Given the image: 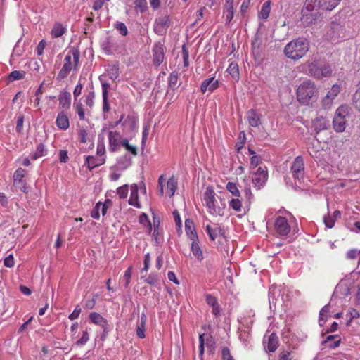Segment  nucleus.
<instances>
[{"label":"nucleus","instance_id":"1","mask_svg":"<svg viewBox=\"0 0 360 360\" xmlns=\"http://www.w3.org/2000/svg\"><path fill=\"white\" fill-rule=\"evenodd\" d=\"M225 193L219 191L216 193L212 187H207L203 194V203L208 212L216 216H224L225 213Z\"/></svg>","mask_w":360,"mask_h":360},{"label":"nucleus","instance_id":"2","mask_svg":"<svg viewBox=\"0 0 360 360\" xmlns=\"http://www.w3.org/2000/svg\"><path fill=\"white\" fill-rule=\"evenodd\" d=\"M319 96V90L314 82L306 79L297 87V98L300 103L304 105L315 103Z\"/></svg>","mask_w":360,"mask_h":360},{"label":"nucleus","instance_id":"3","mask_svg":"<svg viewBox=\"0 0 360 360\" xmlns=\"http://www.w3.org/2000/svg\"><path fill=\"white\" fill-rule=\"evenodd\" d=\"M80 52L77 48L72 47L66 53L63 66L56 79L61 81L66 78L71 71L77 72L79 66Z\"/></svg>","mask_w":360,"mask_h":360},{"label":"nucleus","instance_id":"4","mask_svg":"<svg viewBox=\"0 0 360 360\" xmlns=\"http://www.w3.org/2000/svg\"><path fill=\"white\" fill-rule=\"evenodd\" d=\"M309 44L307 39L299 37L290 41L284 48L285 55L292 60L302 58L309 51Z\"/></svg>","mask_w":360,"mask_h":360},{"label":"nucleus","instance_id":"5","mask_svg":"<svg viewBox=\"0 0 360 360\" xmlns=\"http://www.w3.org/2000/svg\"><path fill=\"white\" fill-rule=\"evenodd\" d=\"M303 70L309 75L319 79L330 77L332 74L331 68L328 64L321 63L316 60L304 63Z\"/></svg>","mask_w":360,"mask_h":360},{"label":"nucleus","instance_id":"6","mask_svg":"<svg viewBox=\"0 0 360 360\" xmlns=\"http://www.w3.org/2000/svg\"><path fill=\"white\" fill-rule=\"evenodd\" d=\"M241 186L236 182H228L226 184V190L231 195H226L229 198V205L236 212H240L242 209V202L243 200L240 188Z\"/></svg>","mask_w":360,"mask_h":360},{"label":"nucleus","instance_id":"7","mask_svg":"<svg viewBox=\"0 0 360 360\" xmlns=\"http://www.w3.org/2000/svg\"><path fill=\"white\" fill-rule=\"evenodd\" d=\"M316 6L313 2L306 0L305 4L302 9L301 21L304 25L312 24L318 18L319 12Z\"/></svg>","mask_w":360,"mask_h":360},{"label":"nucleus","instance_id":"8","mask_svg":"<svg viewBox=\"0 0 360 360\" xmlns=\"http://www.w3.org/2000/svg\"><path fill=\"white\" fill-rule=\"evenodd\" d=\"M348 115L349 108L347 105H341L336 110L333 120V129L336 132H343L345 130Z\"/></svg>","mask_w":360,"mask_h":360},{"label":"nucleus","instance_id":"9","mask_svg":"<svg viewBox=\"0 0 360 360\" xmlns=\"http://www.w3.org/2000/svg\"><path fill=\"white\" fill-rule=\"evenodd\" d=\"M122 46L123 44L121 41L115 39L112 37H108L101 42L102 51L108 55L120 53Z\"/></svg>","mask_w":360,"mask_h":360},{"label":"nucleus","instance_id":"10","mask_svg":"<svg viewBox=\"0 0 360 360\" xmlns=\"http://www.w3.org/2000/svg\"><path fill=\"white\" fill-rule=\"evenodd\" d=\"M252 183L254 186L260 189L264 186L268 179V172L266 167H259L255 171H252Z\"/></svg>","mask_w":360,"mask_h":360},{"label":"nucleus","instance_id":"11","mask_svg":"<svg viewBox=\"0 0 360 360\" xmlns=\"http://www.w3.org/2000/svg\"><path fill=\"white\" fill-rule=\"evenodd\" d=\"M340 92V86L338 84L332 86L327 94L322 98L321 104L324 109H329L332 106L334 100Z\"/></svg>","mask_w":360,"mask_h":360},{"label":"nucleus","instance_id":"12","mask_svg":"<svg viewBox=\"0 0 360 360\" xmlns=\"http://www.w3.org/2000/svg\"><path fill=\"white\" fill-rule=\"evenodd\" d=\"M169 25L170 18L169 15H165L158 17L154 22V32L159 35H162L166 32Z\"/></svg>","mask_w":360,"mask_h":360},{"label":"nucleus","instance_id":"13","mask_svg":"<svg viewBox=\"0 0 360 360\" xmlns=\"http://www.w3.org/2000/svg\"><path fill=\"white\" fill-rule=\"evenodd\" d=\"M274 229L276 234L280 236H287L290 231V226L286 218L278 217L274 223Z\"/></svg>","mask_w":360,"mask_h":360},{"label":"nucleus","instance_id":"14","mask_svg":"<svg viewBox=\"0 0 360 360\" xmlns=\"http://www.w3.org/2000/svg\"><path fill=\"white\" fill-rule=\"evenodd\" d=\"M304 161L302 157L297 156L291 166V172L295 179L300 181L304 177Z\"/></svg>","mask_w":360,"mask_h":360},{"label":"nucleus","instance_id":"15","mask_svg":"<svg viewBox=\"0 0 360 360\" xmlns=\"http://www.w3.org/2000/svg\"><path fill=\"white\" fill-rule=\"evenodd\" d=\"M344 31L345 29L342 25L340 23L332 22L330 25V29L327 32V36L330 41H335L340 37H344Z\"/></svg>","mask_w":360,"mask_h":360},{"label":"nucleus","instance_id":"16","mask_svg":"<svg viewBox=\"0 0 360 360\" xmlns=\"http://www.w3.org/2000/svg\"><path fill=\"white\" fill-rule=\"evenodd\" d=\"M125 134L134 132L138 128V120L133 115H129L122 122Z\"/></svg>","mask_w":360,"mask_h":360},{"label":"nucleus","instance_id":"17","mask_svg":"<svg viewBox=\"0 0 360 360\" xmlns=\"http://www.w3.org/2000/svg\"><path fill=\"white\" fill-rule=\"evenodd\" d=\"M341 0H309V2H313L318 8L324 11H332L340 2Z\"/></svg>","mask_w":360,"mask_h":360},{"label":"nucleus","instance_id":"18","mask_svg":"<svg viewBox=\"0 0 360 360\" xmlns=\"http://www.w3.org/2000/svg\"><path fill=\"white\" fill-rule=\"evenodd\" d=\"M219 86V83L215 77H211L205 79L200 86V91L202 94H205L207 91L210 92L214 91Z\"/></svg>","mask_w":360,"mask_h":360},{"label":"nucleus","instance_id":"19","mask_svg":"<svg viewBox=\"0 0 360 360\" xmlns=\"http://www.w3.org/2000/svg\"><path fill=\"white\" fill-rule=\"evenodd\" d=\"M89 319L94 324L101 326L103 329L104 333H108L109 324L107 320L104 319L100 314L96 312L90 313Z\"/></svg>","mask_w":360,"mask_h":360},{"label":"nucleus","instance_id":"20","mask_svg":"<svg viewBox=\"0 0 360 360\" xmlns=\"http://www.w3.org/2000/svg\"><path fill=\"white\" fill-rule=\"evenodd\" d=\"M109 150L110 152H116L121 146L120 134L116 131H110L108 133Z\"/></svg>","mask_w":360,"mask_h":360},{"label":"nucleus","instance_id":"21","mask_svg":"<svg viewBox=\"0 0 360 360\" xmlns=\"http://www.w3.org/2000/svg\"><path fill=\"white\" fill-rule=\"evenodd\" d=\"M330 126V120L326 117L319 116L313 120L312 127L316 133L327 129Z\"/></svg>","mask_w":360,"mask_h":360},{"label":"nucleus","instance_id":"22","mask_svg":"<svg viewBox=\"0 0 360 360\" xmlns=\"http://www.w3.org/2000/svg\"><path fill=\"white\" fill-rule=\"evenodd\" d=\"M262 115L257 110L251 109L247 112L246 119L250 126L252 127H259L261 122Z\"/></svg>","mask_w":360,"mask_h":360},{"label":"nucleus","instance_id":"23","mask_svg":"<svg viewBox=\"0 0 360 360\" xmlns=\"http://www.w3.org/2000/svg\"><path fill=\"white\" fill-rule=\"evenodd\" d=\"M307 150L309 155L315 158L318 159L320 157L321 153L322 151L321 146L320 142L318 139H314L312 141L309 142L307 144Z\"/></svg>","mask_w":360,"mask_h":360},{"label":"nucleus","instance_id":"24","mask_svg":"<svg viewBox=\"0 0 360 360\" xmlns=\"http://www.w3.org/2000/svg\"><path fill=\"white\" fill-rule=\"evenodd\" d=\"M56 124L57 127L61 130H67L70 127V120L69 117L62 110L59 112L57 115L56 120Z\"/></svg>","mask_w":360,"mask_h":360},{"label":"nucleus","instance_id":"25","mask_svg":"<svg viewBox=\"0 0 360 360\" xmlns=\"http://www.w3.org/2000/svg\"><path fill=\"white\" fill-rule=\"evenodd\" d=\"M206 231L212 240H216L217 238L224 237V230L218 226L217 224L207 225Z\"/></svg>","mask_w":360,"mask_h":360},{"label":"nucleus","instance_id":"26","mask_svg":"<svg viewBox=\"0 0 360 360\" xmlns=\"http://www.w3.org/2000/svg\"><path fill=\"white\" fill-rule=\"evenodd\" d=\"M128 202L130 205L136 208L141 207L139 201V186L136 184H132L130 187V197Z\"/></svg>","mask_w":360,"mask_h":360},{"label":"nucleus","instance_id":"27","mask_svg":"<svg viewBox=\"0 0 360 360\" xmlns=\"http://www.w3.org/2000/svg\"><path fill=\"white\" fill-rule=\"evenodd\" d=\"M185 231L188 238L190 240H196L198 239V234L195 228L194 223L191 219L185 221Z\"/></svg>","mask_w":360,"mask_h":360},{"label":"nucleus","instance_id":"28","mask_svg":"<svg viewBox=\"0 0 360 360\" xmlns=\"http://www.w3.org/2000/svg\"><path fill=\"white\" fill-rule=\"evenodd\" d=\"M147 322V316L144 312L141 314L140 320L137 323L136 333L139 338H144L146 337V325Z\"/></svg>","mask_w":360,"mask_h":360},{"label":"nucleus","instance_id":"29","mask_svg":"<svg viewBox=\"0 0 360 360\" xmlns=\"http://www.w3.org/2000/svg\"><path fill=\"white\" fill-rule=\"evenodd\" d=\"M105 160L104 158H96L91 155H88L86 157L85 165L90 169H93L96 167L100 166L104 164Z\"/></svg>","mask_w":360,"mask_h":360},{"label":"nucleus","instance_id":"30","mask_svg":"<svg viewBox=\"0 0 360 360\" xmlns=\"http://www.w3.org/2000/svg\"><path fill=\"white\" fill-rule=\"evenodd\" d=\"M71 94L68 91H63L58 96L59 106L63 109H69L71 105Z\"/></svg>","mask_w":360,"mask_h":360},{"label":"nucleus","instance_id":"31","mask_svg":"<svg viewBox=\"0 0 360 360\" xmlns=\"http://www.w3.org/2000/svg\"><path fill=\"white\" fill-rule=\"evenodd\" d=\"M160 226V221L158 217L153 215V238L155 242L156 245H158L161 242L160 233L159 231Z\"/></svg>","mask_w":360,"mask_h":360},{"label":"nucleus","instance_id":"32","mask_svg":"<svg viewBox=\"0 0 360 360\" xmlns=\"http://www.w3.org/2000/svg\"><path fill=\"white\" fill-rule=\"evenodd\" d=\"M67 31L65 26L59 22H56L53 24L51 31V35L52 38H58L63 36Z\"/></svg>","mask_w":360,"mask_h":360},{"label":"nucleus","instance_id":"33","mask_svg":"<svg viewBox=\"0 0 360 360\" xmlns=\"http://www.w3.org/2000/svg\"><path fill=\"white\" fill-rule=\"evenodd\" d=\"M238 276L237 266L233 264H230L226 267V278L229 279L230 283L233 285L236 282V279Z\"/></svg>","mask_w":360,"mask_h":360},{"label":"nucleus","instance_id":"34","mask_svg":"<svg viewBox=\"0 0 360 360\" xmlns=\"http://www.w3.org/2000/svg\"><path fill=\"white\" fill-rule=\"evenodd\" d=\"M164 59V49L162 46L157 45L153 49V62L154 64L160 65Z\"/></svg>","mask_w":360,"mask_h":360},{"label":"nucleus","instance_id":"35","mask_svg":"<svg viewBox=\"0 0 360 360\" xmlns=\"http://www.w3.org/2000/svg\"><path fill=\"white\" fill-rule=\"evenodd\" d=\"M191 250L194 257L198 260L202 261L203 259L202 250L199 245V240L191 241Z\"/></svg>","mask_w":360,"mask_h":360},{"label":"nucleus","instance_id":"36","mask_svg":"<svg viewBox=\"0 0 360 360\" xmlns=\"http://www.w3.org/2000/svg\"><path fill=\"white\" fill-rule=\"evenodd\" d=\"M341 217V212L339 210H335L332 216H325L323 221L327 228L331 229L334 226L335 222L337 219Z\"/></svg>","mask_w":360,"mask_h":360},{"label":"nucleus","instance_id":"37","mask_svg":"<svg viewBox=\"0 0 360 360\" xmlns=\"http://www.w3.org/2000/svg\"><path fill=\"white\" fill-rule=\"evenodd\" d=\"M177 188V180L176 179L172 176H171L167 182L166 187V193L169 196L172 197Z\"/></svg>","mask_w":360,"mask_h":360},{"label":"nucleus","instance_id":"38","mask_svg":"<svg viewBox=\"0 0 360 360\" xmlns=\"http://www.w3.org/2000/svg\"><path fill=\"white\" fill-rule=\"evenodd\" d=\"M47 154V149L45 145L42 143L37 145L35 151L30 155V158L32 160H36L39 158L44 157Z\"/></svg>","mask_w":360,"mask_h":360},{"label":"nucleus","instance_id":"39","mask_svg":"<svg viewBox=\"0 0 360 360\" xmlns=\"http://www.w3.org/2000/svg\"><path fill=\"white\" fill-rule=\"evenodd\" d=\"M131 165V158L128 155L120 157L117 162L116 167L118 169L124 170Z\"/></svg>","mask_w":360,"mask_h":360},{"label":"nucleus","instance_id":"40","mask_svg":"<svg viewBox=\"0 0 360 360\" xmlns=\"http://www.w3.org/2000/svg\"><path fill=\"white\" fill-rule=\"evenodd\" d=\"M107 75L112 80H115L119 77V66L117 64L109 65L107 68Z\"/></svg>","mask_w":360,"mask_h":360},{"label":"nucleus","instance_id":"41","mask_svg":"<svg viewBox=\"0 0 360 360\" xmlns=\"http://www.w3.org/2000/svg\"><path fill=\"white\" fill-rule=\"evenodd\" d=\"M278 346V337L272 333L268 338L267 342V348L269 352H274Z\"/></svg>","mask_w":360,"mask_h":360},{"label":"nucleus","instance_id":"42","mask_svg":"<svg viewBox=\"0 0 360 360\" xmlns=\"http://www.w3.org/2000/svg\"><path fill=\"white\" fill-rule=\"evenodd\" d=\"M226 71L229 72V75L235 81H237L239 79V69L237 63H230Z\"/></svg>","mask_w":360,"mask_h":360},{"label":"nucleus","instance_id":"43","mask_svg":"<svg viewBox=\"0 0 360 360\" xmlns=\"http://www.w3.org/2000/svg\"><path fill=\"white\" fill-rule=\"evenodd\" d=\"M25 77V72L22 70H13L8 76L9 82L20 80L24 79Z\"/></svg>","mask_w":360,"mask_h":360},{"label":"nucleus","instance_id":"44","mask_svg":"<svg viewBox=\"0 0 360 360\" xmlns=\"http://www.w3.org/2000/svg\"><path fill=\"white\" fill-rule=\"evenodd\" d=\"M330 304L324 306L319 313V323L321 326H323L326 321V319L329 314Z\"/></svg>","mask_w":360,"mask_h":360},{"label":"nucleus","instance_id":"45","mask_svg":"<svg viewBox=\"0 0 360 360\" xmlns=\"http://www.w3.org/2000/svg\"><path fill=\"white\" fill-rule=\"evenodd\" d=\"M271 11V6H270V2L266 1L263 4L261 11L259 14V17L260 18L266 20L268 17L269 16V13Z\"/></svg>","mask_w":360,"mask_h":360},{"label":"nucleus","instance_id":"46","mask_svg":"<svg viewBox=\"0 0 360 360\" xmlns=\"http://www.w3.org/2000/svg\"><path fill=\"white\" fill-rule=\"evenodd\" d=\"M236 6H234L233 0H226V20L229 21L233 18Z\"/></svg>","mask_w":360,"mask_h":360},{"label":"nucleus","instance_id":"47","mask_svg":"<svg viewBox=\"0 0 360 360\" xmlns=\"http://www.w3.org/2000/svg\"><path fill=\"white\" fill-rule=\"evenodd\" d=\"M280 289H278L276 285H272L269 290V299L270 304L274 303V301L277 300L276 297V295H279Z\"/></svg>","mask_w":360,"mask_h":360},{"label":"nucleus","instance_id":"48","mask_svg":"<svg viewBox=\"0 0 360 360\" xmlns=\"http://www.w3.org/2000/svg\"><path fill=\"white\" fill-rule=\"evenodd\" d=\"M73 108L75 110L77 113L79 120H84L85 114L84 110L83 109L82 103L80 101H75L73 104Z\"/></svg>","mask_w":360,"mask_h":360},{"label":"nucleus","instance_id":"49","mask_svg":"<svg viewBox=\"0 0 360 360\" xmlns=\"http://www.w3.org/2000/svg\"><path fill=\"white\" fill-rule=\"evenodd\" d=\"M248 150H249L250 155H252V157L250 158V169L253 170V169H256L257 167L258 166L260 159H259V156H257L256 155L255 151L252 150L250 148H249Z\"/></svg>","mask_w":360,"mask_h":360},{"label":"nucleus","instance_id":"50","mask_svg":"<svg viewBox=\"0 0 360 360\" xmlns=\"http://www.w3.org/2000/svg\"><path fill=\"white\" fill-rule=\"evenodd\" d=\"M115 29L122 35L127 36L128 34V29L124 22L117 21L114 24Z\"/></svg>","mask_w":360,"mask_h":360},{"label":"nucleus","instance_id":"51","mask_svg":"<svg viewBox=\"0 0 360 360\" xmlns=\"http://www.w3.org/2000/svg\"><path fill=\"white\" fill-rule=\"evenodd\" d=\"M121 146H124L127 150L130 152L133 155H137V148L135 146H131L127 139H123L120 141Z\"/></svg>","mask_w":360,"mask_h":360},{"label":"nucleus","instance_id":"52","mask_svg":"<svg viewBox=\"0 0 360 360\" xmlns=\"http://www.w3.org/2000/svg\"><path fill=\"white\" fill-rule=\"evenodd\" d=\"M139 222L140 224H141L142 225H144V226H147V228H148V231L149 233H150L152 231V224L148 219V217L146 214L145 213H142L140 216H139Z\"/></svg>","mask_w":360,"mask_h":360},{"label":"nucleus","instance_id":"53","mask_svg":"<svg viewBox=\"0 0 360 360\" xmlns=\"http://www.w3.org/2000/svg\"><path fill=\"white\" fill-rule=\"evenodd\" d=\"M134 3L135 8L141 13L146 11L148 8L147 0H134Z\"/></svg>","mask_w":360,"mask_h":360},{"label":"nucleus","instance_id":"54","mask_svg":"<svg viewBox=\"0 0 360 360\" xmlns=\"http://www.w3.org/2000/svg\"><path fill=\"white\" fill-rule=\"evenodd\" d=\"M26 174L25 169L22 168H18L16 169V171L14 172L13 174V179L14 182H22V179L24 178L25 175Z\"/></svg>","mask_w":360,"mask_h":360},{"label":"nucleus","instance_id":"55","mask_svg":"<svg viewBox=\"0 0 360 360\" xmlns=\"http://www.w3.org/2000/svg\"><path fill=\"white\" fill-rule=\"evenodd\" d=\"M295 357V353L290 350H283L279 354V360H292Z\"/></svg>","mask_w":360,"mask_h":360},{"label":"nucleus","instance_id":"56","mask_svg":"<svg viewBox=\"0 0 360 360\" xmlns=\"http://www.w3.org/2000/svg\"><path fill=\"white\" fill-rule=\"evenodd\" d=\"M353 104L354 107L360 112V83L358 89L353 96Z\"/></svg>","mask_w":360,"mask_h":360},{"label":"nucleus","instance_id":"57","mask_svg":"<svg viewBox=\"0 0 360 360\" xmlns=\"http://www.w3.org/2000/svg\"><path fill=\"white\" fill-rule=\"evenodd\" d=\"M172 214H173V216H174L175 224H176V225L177 226V231L180 233H181V232H182V229H181L182 224H181V219L180 214H179V212L176 210H174Z\"/></svg>","mask_w":360,"mask_h":360},{"label":"nucleus","instance_id":"58","mask_svg":"<svg viewBox=\"0 0 360 360\" xmlns=\"http://www.w3.org/2000/svg\"><path fill=\"white\" fill-rule=\"evenodd\" d=\"M131 266H129L125 271L122 278V282L124 283L125 288H127L130 283L131 277Z\"/></svg>","mask_w":360,"mask_h":360},{"label":"nucleus","instance_id":"59","mask_svg":"<svg viewBox=\"0 0 360 360\" xmlns=\"http://www.w3.org/2000/svg\"><path fill=\"white\" fill-rule=\"evenodd\" d=\"M101 202H98L96 204L95 207L91 211V217L93 219H98L100 218V211L101 207Z\"/></svg>","mask_w":360,"mask_h":360},{"label":"nucleus","instance_id":"60","mask_svg":"<svg viewBox=\"0 0 360 360\" xmlns=\"http://www.w3.org/2000/svg\"><path fill=\"white\" fill-rule=\"evenodd\" d=\"M117 193L120 198H125L128 195V186L124 185L117 189Z\"/></svg>","mask_w":360,"mask_h":360},{"label":"nucleus","instance_id":"61","mask_svg":"<svg viewBox=\"0 0 360 360\" xmlns=\"http://www.w3.org/2000/svg\"><path fill=\"white\" fill-rule=\"evenodd\" d=\"M97 155L99 156H103L105 153V147L103 140H98L96 148Z\"/></svg>","mask_w":360,"mask_h":360},{"label":"nucleus","instance_id":"62","mask_svg":"<svg viewBox=\"0 0 360 360\" xmlns=\"http://www.w3.org/2000/svg\"><path fill=\"white\" fill-rule=\"evenodd\" d=\"M144 281L149 285H155L158 281V276L154 273H151L147 278H144Z\"/></svg>","mask_w":360,"mask_h":360},{"label":"nucleus","instance_id":"63","mask_svg":"<svg viewBox=\"0 0 360 360\" xmlns=\"http://www.w3.org/2000/svg\"><path fill=\"white\" fill-rule=\"evenodd\" d=\"M78 136L80 142L85 143L88 140V133L85 129H79L78 131Z\"/></svg>","mask_w":360,"mask_h":360},{"label":"nucleus","instance_id":"64","mask_svg":"<svg viewBox=\"0 0 360 360\" xmlns=\"http://www.w3.org/2000/svg\"><path fill=\"white\" fill-rule=\"evenodd\" d=\"M178 80V75L177 73L173 72L170 74L169 77V86L172 88L175 87L177 84Z\"/></svg>","mask_w":360,"mask_h":360}]
</instances>
